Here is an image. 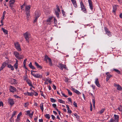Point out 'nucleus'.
I'll list each match as a JSON object with an SVG mask.
<instances>
[{
	"label": "nucleus",
	"mask_w": 122,
	"mask_h": 122,
	"mask_svg": "<svg viewBox=\"0 0 122 122\" xmlns=\"http://www.w3.org/2000/svg\"><path fill=\"white\" fill-rule=\"evenodd\" d=\"M91 106H90V110L91 111H92V107L91 103H90Z\"/></svg>",
	"instance_id": "obj_55"
},
{
	"label": "nucleus",
	"mask_w": 122,
	"mask_h": 122,
	"mask_svg": "<svg viewBox=\"0 0 122 122\" xmlns=\"http://www.w3.org/2000/svg\"><path fill=\"white\" fill-rule=\"evenodd\" d=\"M58 67L60 69L62 70L64 68L66 69L67 68L65 65L62 64L61 63H59Z\"/></svg>",
	"instance_id": "obj_5"
},
{
	"label": "nucleus",
	"mask_w": 122,
	"mask_h": 122,
	"mask_svg": "<svg viewBox=\"0 0 122 122\" xmlns=\"http://www.w3.org/2000/svg\"><path fill=\"white\" fill-rule=\"evenodd\" d=\"M29 103L28 102L25 103L24 104V106L25 107H26L29 105Z\"/></svg>",
	"instance_id": "obj_44"
},
{
	"label": "nucleus",
	"mask_w": 122,
	"mask_h": 122,
	"mask_svg": "<svg viewBox=\"0 0 122 122\" xmlns=\"http://www.w3.org/2000/svg\"><path fill=\"white\" fill-rule=\"evenodd\" d=\"M39 122H43V120L42 119H39Z\"/></svg>",
	"instance_id": "obj_64"
},
{
	"label": "nucleus",
	"mask_w": 122,
	"mask_h": 122,
	"mask_svg": "<svg viewBox=\"0 0 122 122\" xmlns=\"http://www.w3.org/2000/svg\"><path fill=\"white\" fill-rule=\"evenodd\" d=\"M32 93L31 92H27V95L29 96H32Z\"/></svg>",
	"instance_id": "obj_48"
},
{
	"label": "nucleus",
	"mask_w": 122,
	"mask_h": 122,
	"mask_svg": "<svg viewBox=\"0 0 122 122\" xmlns=\"http://www.w3.org/2000/svg\"><path fill=\"white\" fill-rule=\"evenodd\" d=\"M39 15L37 16H36V17H35V19L33 21L34 23L36 22V21L37 18L39 17Z\"/></svg>",
	"instance_id": "obj_31"
},
{
	"label": "nucleus",
	"mask_w": 122,
	"mask_h": 122,
	"mask_svg": "<svg viewBox=\"0 0 122 122\" xmlns=\"http://www.w3.org/2000/svg\"><path fill=\"white\" fill-rule=\"evenodd\" d=\"M95 83L96 85L98 87H100V85L99 84V81L98 78H96L95 81Z\"/></svg>",
	"instance_id": "obj_11"
},
{
	"label": "nucleus",
	"mask_w": 122,
	"mask_h": 122,
	"mask_svg": "<svg viewBox=\"0 0 122 122\" xmlns=\"http://www.w3.org/2000/svg\"><path fill=\"white\" fill-rule=\"evenodd\" d=\"M56 110L58 112V113L60 115V113H61V112H60V111H59L58 110V109H56Z\"/></svg>",
	"instance_id": "obj_61"
},
{
	"label": "nucleus",
	"mask_w": 122,
	"mask_h": 122,
	"mask_svg": "<svg viewBox=\"0 0 122 122\" xmlns=\"http://www.w3.org/2000/svg\"><path fill=\"white\" fill-rule=\"evenodd\" d=\"M67 112L69 113H71V111L70 110L68 109V112Z\"/></svg>",
	"instance_id": "obj_60"
},
{
	"label": "nucleus",
	"mask_w": 122,
	"mask_h": 122,
	"mask_svg": "<svg viewBox=\"0 0 122 122\" xmlns=\"http://www.w3.org/2000/svg\"><path fill=\"white\" fill-rule=\"evenodd\" d=\"M52 19V17H50L46 20V24H47L50 25L51 24V20Z\"/></svg>",
	"instance_id": "obj_7"
},
{
	"label": "nucleus",
	"mask_w": 122,
	"mask_h": 122,
	"mask_svg": "<svg viewBox=\"0 0 122 122\" xmlns=\"http://www.w3.org/2000/svg\"><path fill=\"white\" fill-rule=\"evenodd\" d=\"M2 29L5 34H8V31L7 30L3 28H2Z\"/></svg>",
	"instance_id": "obj_24"
},
{
	"label": "nucleus",
	"mask_w": 122,
	"mask_h": 122,
	"mask_svg": "<svg viewBox=\"0 0 122 122\" xmlns=\"http://www.w3.org/2000/svg\"><path fill=\"white\" fill-rule=\"evenodd\" d=\"M58 101L60 103H62L63 104L65 102L63 101L62 99H59L58 100Z\"/></svg>",
	"instance_id": "obj_34"
},
{
	"label": "nucleus",
	"mask_w": 122,
	"mask_h": 122,
	"mask_svg": "<svg viewBox=\"0 0 122 122\" xmlns=\"http://www.w3.org/2000/svg\"><path fill=\"white\" fill-rule=\"evenodd\" d=\"M54 22L55 24V25L56 26L57 25V22L56 19L54 18Z\"/></svg>",
	"instance_id": "obj_33"
},
{
	"label": "nucleus",
	"mask_w": 122,
	"mask_h": 122,
	"mask_svg": "<svg viewBox=\"0 0 122 122\" xmlns=\"http://www.w3.org/2000/svg\"><path fill=\"white\" fill-rule=\"evenodd\" d=\"M118 109L119 111H122V107L121 106L119 107H118Z\"/></svg>",
	"instance_id": "obj_53"
},
{
	"label": "nucleus",
	"mask_w": 122,
	"mask_h": 122,
	"mask_svg": "<svg viewBox=\"0 0 122 122\" xmlns=\"http://www.w3.org/2000/svg\"><path fill=\"white\" fill-rule=\"evenodd\" d=\"M14 66L15 69H16L18 68V64L15 63L14 65Z\"/></svg>",
	"instance_id": "obj_47"
},
{
	"label": "nucleus",
	"mask_w": 122,
	"mask_h": 122,
	"mask_svg": "<svg viewBox=\"0 0 122 122\" xmlns=\"http://www.w3.org/2000/svg\"><path fill=\"white\" fill-rule=\"evenodd\" d=\"M25 5V3H24V4L21 5V9H22L24 7V5Z\"/></svg>",
	"instance_id": "obj_57"
},
{
	"label": "nucleus",
	"mask_w": 122,
	"mask_h": 122,
	"mask_svg": "<svg viewBox=\"0 0 122 122\" xmlns=\"http://www.w3.org/2000/svg\"><path fill=\"white\" fill-rule=\"evenodd\" d=\"M16 113V112H15V111L12 114V116L11 117V118H12L13 117H14L15 115V114Z\"/></svg>",
	"instance_id": "obj_50"
},
{
	"label": "nucleus",
	"mask_w": 122,
	"mask_h": 122,
	"mask_svg": "<svg viewBox=\"0 0 122 122\" xmlns=\"http://www.w3.org/2000/svg\"><path fill=\"white\" fill-rule=\"evenodd\" d=\"M50 58L48 57L46 55L45 56V60L46 61H47V60H48Z\"/></svg>",
	"instance_id": "obj_35"
},
{
	"label": "nucleus",
	"mask_w": 122,
	"mask_h": 122,
	"mask_svg": "<svg viewBox=\"0 0 122 122\" xmlns=\"http://www.w3.org/2000/svg\"><path fill=\"white\" fill-rule=\"evenodd\" d=\"M27 59H25L24 60L23 62V64L24 66V67L26 69V70H28L27 69L26 67H25V64L26 63V61H27Z\"/></svg>",
	"instance_id": "obj_27"
},
{
	"label": "nucleus",
	"mask_w": 122,
	"mask_h": 122,
	"mask_svg": "<svg viewBox=\"0 0 122 122\" xmlns=\"http://www.w3.org/2000/svg\"><path fill=\"white\" fill-rule=\"evenodd\" d=\"M51 102H55L56 101V100L53 98H51Z\"/></svg>",
	"instance_id": "obj_41"
},
{
	"label": "nucleus",
	"mask_w": 122,
	"mask_h": 122,
	"mask_svg": "<svg viewBox=\"0 0 122 122\" xmlns=\"http://www.w3.org/2000/svg\"><path fill=\"white\" fill-rule=\"evenodd\" d=\"M30 5L26 6L25 7V10L26 12H30Z\"/></svg>",
	"instance_id": "obj_8"
},
{
	"label": "nucleus",
	"mask_w": 122,
	"mask_h": 122,
	"mask_svg": "<svg viewBox=\"0 0 122 122\" xmlns=\"http://www.w3.org/2000/svg\"><path fill=\"white\" fill-rule=\"evenodd\" d=\"M24 36L26 41L29 42V41L28 40L30 37V34L29 32H26L24 33Z\"/></svg>",
	"instance_id": "obj_1"
},
{
	"label": "nucleus",
	"mask_w": 122,
	"mask_h": 122,
	"mask_svg": "<svg viewBox=\"0 0 122 122\" xmlns=\"http://www.w3.org/2000/svg\"><path fill=\"white\" fill-rule=\"evenodd\" d=\"M33 113H34L33 112H32L31 113H30V114H29V116L31 118L32 117V116H33Z\"/></svg>",
	"instance_id": "obj_46"
},
{
	"label": "nucleus",
	"mask_w": 122,
	"mask_h": 122,
	"mask_svg": "<svg viewBox=\"0 0 122 122\" xmlns=\"http://www.w3.org/2000/svg\"><path fill=\"white\" fill-rule=\"evenodd\" d=\"M14 54L16 57L18 59H23L24 56L22 55H20L19 53L17 51H15Z\"/></svg>",
	"instance_id": "obj_2"
},
{
	"label": "nucleus",
	"mask_w": 122,
	"mask_h": 122,
	"mask_svg": "<svg viewBox=\"0 0 122 122\" xmlns=\"http://www.w3.org/2000/svg\"><path fill=\"white\" fill-rule=\"evenodd\" d=\"M22 114V113L21 112L19 113V114H18L17 117V118H20V116H21Z\"/></svg>",
	"instance_id": "obj_52"
},
{
	"label": "nucleus",
	"mask_w": 122,
	"mask_h": 122,
	"mask_svg": "<svg viewBox=\"0 0 122 122\" xmlns=\"http://www.w3.org/2000/svg\"><path fill=\"white\" fill-rule=\"evenodd\" d=\"M117 89L119 91H121L122 90V88L121 86L119 84H118V86L117 87Z\"/></svg>",
	"instance_id": "obj_23"
},
{
	"label": "nucleus",
	"mask_w": 122,
	"mask_h": 122,
	"mask_svg": "<svg viewBox=\"0 0 122 122\" xmlns=\"http://www.w3.org/2000/svg\"><path fill=\"white\" fill-rule=\"evenodd\" d=\"M45 116L46 118L48 119H49L50 118V115L48 114H46Z\"/></svg>",
	"instance_id": "obj_32"
},
{
	"label": "nucleus",
	"mask_w": 122,
	"mask_h": 122,
	"mask_svg": "<svg viewBox=\"0 0 122 122\" xmlns=\"http://www.w3.org/2000/svg\"><path fill=\"white\" fill-rule=\"evenodd\" d=\"M15 45L16 48L18 51H20L21 50L20 45L18 42H16L15 43Z\"/></svg>",
	"instance_id": "obj_4"
},
{
	"label": "nucleus",
	"mask_w": 122,
	"mask_h": 122,
	"mask_svg": "<svg viewBox=\"0 0 122 122\" xmlns=\"http://www.w3.org/2000/svg\"><path fill=\"white\" fill-rule=\"evenodd\" d=\"M92 102L93 103V107H95V100L94 99H92Z\"/></svg>",
	"instance_id": "obj_39"
},
{
	"label": "nucleus",
	"mask_w": 122,
	"mask_h": 122,
	"mask_svg": "<svg viewBox=\"0 0 122 122\" xmlns=\"http://www.w3.org/2000/svg\"><path fill=\"white\" fill-rule=\"evenodd\" d=\"M10 6L11 7V9L12 10L13 9V5H10Z\"/></svg>",
	"instance_id": "obj_62"
},
{
	"label": "nucleus",
	"mask_w": 122,
	"mask_h": 122,
	"mask_svg": "<svg viewBox=\"0 0 122 122\" xmlns=\"http://www.w3.org/2000/svg\"><path fill=\"white\" fill-rule=\"evenodd\" d=\"M115 117V120L117 122H118L119 119V117L118 115L115 114L114 115Z\"/></svg>",
	"instance_id": "obj_16"
},
{
	"label": "nucleus",
	"mask_w": 122,
	"mask_h": 122,
	"mask_svg": "<svg viewBox=\"0 0 122 122\" xmlns=\"http://www.w3.org/2000/svg\"><path fill=\"white\" fill-rule=\"evenodd\" d=\"M4 17H5V14L4 13L3 15V16L2 18V19L4 20Z\"/></svg>",
	"instance_id": "obj_63"
},
{
	"label": "nucleus",
	"mask_w": 122,
	"mask_h": 122,
	"mask_svg": "<svg viewBox=\"0 0 122 122\" xmlns=\"http://www.w3.org/2000/svg\"><path fill=\"white\" fill-rule=\"evenodd\" d=\"M71 89L72 90L77 94L78 95H80L81 94V93L78 90L75 89L74 88L72 87Z\"/></svg>",
	"instance_id": "obj_12"
},
{
	"label": "nucleus",
	"mask_w": 122,
	"mask_h": 122,
	"mask_svg": "<svg viewBox=\"0 0 122 122\" xmlns=\"http://www.w3.org/2000/svg\"><path fill=\"white\" fill-rule=\"evenodd\" d=\"M117 5H115L113 6V11L114 12H116L117 10Z\"/></svg>",
	"instance_id": "obj_22"
},
{
	"label": "nucleus",
	"mask_w": 122,
	"mask_h": 122,
	"mask_svg": "<svg viewBox=\"0 0 122 122\" xmlns=\"http://www.w3.org/2000/svg\"><path fill=\"white\" fill-rule=\"evenodd\" d=\"M73 104L75 107H77V104L75 102H74Z\"/></svg>",
	"instance_id": "obj_51"
},
{
	"label": "nucleus",
	"mask_w": 122,
	"mask_h": 122,
	"mask_svg": "<svg viewBox=\"0 0 122 122\" xmlns=\"http://www.w3.org/2000/svg\"><path fill=\"white\" fill-rule=\"evenodd\" d=\"M52 106L56 110V109H57L56 108V105L55 104H53L52 105Z\"/></svg>",
	"instance_id": "obj_43"
},
{
	"label": "nucleus",
	"mask_w": 122,
	"mask_h": 122,
	"mask_svg": "<svg viewBox=\"0 0 122 122\" xmlns=\"http://www.w3.org/2000/svg\"><path fill=\"white\" fill-rule=\"evenodd\" d=\"M46 81H48L49 83H51L52 82V81L51 80H49L48 79H46Z\"/></svg>",
	"instance_id": "obj_45"
},
{
	"label": "nucleus",
	"mask_w": 122,
	"mask_h": 122,
	"mask_svg": "<svg viewBox=\"0 0 122 122\" xmlns=\"http://www.w3.org/2000/svg\"><path fill=\"white\" fill-rule=\"evenodd\" d=\"M43 103H41L40 104V108L41 109L42 112L44 110L43 105Z\"/></svg>",
	"instance_id": "obj_20"
},
{
	"label": "nucleus",
	"mask_w": 122,
	"mask_h": 122,
	"mask_svg": "<svg viewBox=\"0 0 122 122\" xmlns=\"http://www.w3.org/2000/svg\"><path fill=\"white\" fill-rule=\"evenodd\" d=\"M15 2V0H10L9 1L10 5H13Z\"/></svg>",
	"instance_id": "obj_17"
},
{
	"label": "nucleus",
	"mask_w": 122,
	"mask_h": 122,
	"mask_svg": "<svg viewBox=\"0 0 122 122\" xmlns=\"http://www.w3.org/2000/svg\"><path fill=\"white\" fill-rule=\"evenodd\" d=\"M104 29L105 30L106 33L109 36H110L111 35L110 34V31H109L106 27H105Z\"/></svg>",
	"instance_id": "obj_15"
},
{
	"label": "nucleus",
	"mask_w": 122,
	"mask_h": 122,
	"mask_svg": "<svg viewBox=\"0 0 122 122\" xmlns=\"http://www.w3.org/2000/svg\"><path fill=\"white\" fill-rule=\"evenodd\" d=\"M55 12L57 17L58 18H59V13L60 12V10L58 5L56 6V8L55 10Z\"/></svg>",
	"instance_id": "obj_3"
},
{
	"label": "nucleus",
	"mask_w": 122,
	"mask_h": 122,
	"mask_svg": "<svg viewBox=\"0 0 122 122\" xmlns=\"http://www.w3.org/2000/svg\"><path fill=\"white\" fill-rule=\"evenodd\" d=\"M106 74L107 75V77H109V78H110L112 76L110 75L109 73V72H107L106 73Z\"/></svg>",
	"instance_id": "obj_30"
},
{
	"label": "nucleus",
	"mask_w": 122,
	"mask_h": 122,
	"mask_svg": "<svg viewBox=\"0 0 122 122\" xmlns=\"http://www.w3.org/2000/svg\"><path fill=\"white\" fill-rule=\"evenodd\" d=\"M80 5L81 8L84 7L83 3L82 1L80 2Z\"/></svg>",
	"instance_id": "obj_49"
},
{
	"label": "nucleus",
	"mask_w": 122,
	"mask_h": 122,
	"mask_svg": "<svg viewBox=\"0 0 122 122\" xmlns=\"http://www.w3.org/2000/svg\"><path fill=\"white\" fill-rule=\"evenodd\" d=\"M53 120H54L55 119V117L53 115H52L51 116Z\"/></svg>",
	"instance_id": "obj_59"
},
{
	"label": "nucleus",
	"mask_w": 122,
	"mask_h": 122,
	"mask_svg": "<svg viewBox=\"0 0 122 122\" xmlns=\"http://www.w3.org/2000/svg\"><path fill=\"white\" fill-rule=\"evenodd\" d=\"M66 90L68 91L69 95H72V93L70 92V90H69L68 89H67Z\"/></svg>",
	"instance_id": "obj_36"
},
{
	"label": "nucleus",
	"mask_w": 122,
	"mask_h": 122,
	"mask_svg": "<svg viewBox=\"0 0 122 122\" xmlns=\"http://www.w3.org/2000/svg\"><path fill=\"white\" fill-rule=\"evenodd\" d=\"M81 9L84 12L86 13V9L84 7L81 8Z\"/></svg>",
	"instance_id": "obj_40"
},
{
	"label": "nucleus",
	"mask_w": 122,
	"mask_h": 122,
	"mask_svg": "<svg viewBox=\"0 0 122 122\" xmlns=\"http://www.w3.org/2000/svg\"><path fill=\"white\" fill-rule=\"evenodd\" d=\"M42 77V75L39 74H36V78H41Z\"/></svg>",
	"instance_id": "obj_28"
},
{
	"label": "nucleus",
	"mask_w": 122,
	"mask_h": 122,
	"mask_svg": "<svg viewBox=\"0 0 122 122\" xmlns=\"http://www.w3.org/2000/svg\"><path fill=\"white\" fill-rule=\"evenodd\" d=\"M114 120L112 118L111 119L110 121H109V122H114Z\"/></svg>",
	"instance_id": "obj_56"
},
{
	"label": "nucleus",
	"mask_w": 122,
	"mask_h": 122,
	"mask_svg": "<svg viewBox=\"0 0 122 122\" xmlns=\"http://www.w3.org/2000/svg\"><path fill=\"white\" fill-rule=\"evenodd\" d=\"M105 110V109H102L99 112L101 114L103 113L104 111Z\"/></svg>",
	"instance_id": "obj_42"
},
{
	"label": "nucleus",
	"mask_w": 122,
	"mask_h": 122,
	"mask_svg": "<svg viewBox=\"0 0 122 122\" xmlns=\"http://www.w3.org/2000/svg\"><path fill=\"white\" fill-rule=\"evenodd\" d=\"M11 82L12 84H15L17 83L16 80L13 79H11Z\"/></svg>",
	"instance_id": "obj_14"
},
{
	"label": "nucleus",
	"mask_w": 122,
	"mask_h": 122,
	"mask_svg": "<svg viewBox=\"0 0 122 122\" xmlns=\"http://www.w3.org/2000/svg\"><path fill=\"white\" fill-rule=\"evenodd\" d=\"M88 2L89 6L91 9L92 10L93 9V7L92 4V2L91 0H88Z\"/></svg>",
	"instance_id": "obj_10"
},
{
	"label": "nucleus",
	"mask_w": 122,
	"mask_h": 122,
	"mask_svg": "<svg viewBox=\"0 0 122 122\" xmlns=\"http://www.w3.org/2000/svg\"><path fill=\"white\" fill-rule=\"evenodd\" d=\"M9 90L11 92H13L16 91V89L14 87L10 86L9 88Z\"/></svg>",
	"instance_id": "obj_9"
},
{
	"label": "nucleus",
	"mask_w": 122,
	"mask_h": 122,
	"mask_svg": "<svg viewBox=\"0 0 122 122\" xmlns=\"http://www.w3.org/2000/svg\"><path fill=\"white\" fill-rule=\"evenodd\" d=\"M30 12H26V17L27 18V20H29V16H30Z\"/></svg>",
	"instance_id": "obj_21"
},
{
	"label": "nucleus",
	"mask_w": 122,
	"mask_h": 122,
	"mask_svg": "<svg viewBox=\"0 0 122 122\" xmlns=\"http://www.w3.org/2000/svg\"><path fill=\"white\" fill-rule=\"evenodd\" d=\"M71 1L74 7H76L77 6V4L76 1L75 0H71Z\"/></svg>",
	"instance_id": "obj_18"
},
{
	"label": "nucleus",
	"mask_w": 122,
	"mask_h": 122,
	"mask_svg": "<svg viewBox=\"0 0 122 122\" xmlns=\"http://www.w3.org/2000/svg\"><path fill=\"white\" fill-rule=\"evenodd\" d=\"M28 84L30 86H32V85L31 84V82L29 81L28 80H26Z\"/></svg>",
	"instance_id": "obj_29"
},
{
	"label": "nucleus",
	"mask_w": 122,
	"mask_h": 122,
	"mask_svg": "<svg viewBox=\"0 0 122 122\" xmlns=\"http://www.w3.org/2000/svg\"><path fill=\"white\" fill-rule=\"evenodd\" d=\"M113 70H114L118 74H120V71L116 69H113Z\"/></svg>",
	"instance_id": "obj_37"
},
{
	"label": "nucleus",
	"mask_w": 122,
	"mask_h": 122,
	"mask_svg": "<svg viewBox=\"0 0 122 122\" xmlns=\"http://www.w3.org/2000/svg\"><path fill=\"white\" fill-rule=\"evenodd\" d=\"M3 103L2 102L0 101V107L1 106H3Z\"/></svg>",
	"instance_id": "obj_54"
},
{
	"label": "nucleus",
	"mask_w": 122,
	"mask_h": 122,
	"mask_svg": "<svg viewBox=\"0 0 122 122\" xmlns=\"http://www.w3.org/2000/svg\"><path fill=\"white\" fill-rule=\"evenodd\" d=\"M48 61L49 62V64L50 66L52 65V62L51 59L50 58L48 60Z\"/></svg>",
	"instance_id": "obj_38"
},
{
	"label": "nucleus",
	"mask_w": 122,
	"mask_h": 122,
	"mask_svg": "<svg viewBox=\"0 0 122 122\" xmlns=\"http://www.w3.org/2000/svg\"><path fill=\"white\" fill-rule=\"evenodd\" d=\"M8 102L11 106H12L14 104L15 102L14 100L12 99H8Z\"/></svg>",
	"instance_id": "obj_6"
},
{
	"label": "nucleus",
	"mask_w": 122,
	"mask_h": 122,
	"mask_svg": "<svg viewBox=\"0 0 122 122\" xmlns=\"http://www.w3.org/2000/svg\"><path fill=\"white\" fill-rule=\"evenodd\" d=\"M39 15V17L40 16V12L38 11H36L35 12V17H36V16H37Z\"/></svg>",
	"instance_id": "obj_19"
},
{
	"label": "nucleus",
	"mask_w": 122,
	"mask_h": 122,
	"mask_svg": "<svg viewBox=\"0 0 122 122\" xmlns=\"http://www.w3.org/2000/svg\"><path fill=\"white\" fill-rule=\"evenodd\" d=\"M53 88L54 90H56V86L53 84Z\"/></svg>",
	"instance_id": "obj_58"
},
{
	"label": "nucleus",
	"mask_w": 122,
	"mask_h": 122,
	"mask_svg": "<svg viewBox=\"0 0 122 122\" xmlns=\"http://www.w3.org/2000/svg\"><path fill=\"white\" fill-rule=\"evenodd\" d=\"M29 67L31 68L32 69H35V68L32 65V63L31 62L30 63L29 65Z\"/></svg>",
	"instance_id": "obj_26"
},
{
	"label": "nucleus",
	"mask_w": 122,
	"mask_h": 122,
	"mask_svg": "<svg viewBox=\"0 0 122 122\" xmlns=\"http://www.w3.org/2000/svg\"><path fill=\"white\" fill-rule=\"evenodd\" d=\"M6 64L5 62H3L2 65L1 66L0 68V71H1L6 66Z\"/></svg>",
	"instance_id": "obj_13"
},
{
	"label": "nucleus",
	"mask_w": 122,
	"mask_h": 122,
	"mask_svg": "<svg viewBox=\"0 0 122 122\" xmlns=\"http://www.w3.org/2000/svg\"><path fill=\"white\" fill-rule=\"evenodd\" d=\"M35 64L38 68H42L36 62H35Z\"/></svg>",
	"instance_id": "obj_25"
}]
</instances>
